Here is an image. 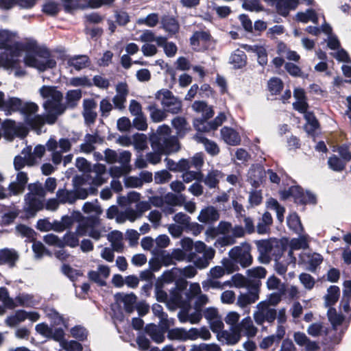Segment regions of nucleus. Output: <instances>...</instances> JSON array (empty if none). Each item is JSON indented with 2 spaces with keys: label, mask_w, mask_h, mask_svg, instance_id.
<instances>
[{
  "label": "nucleus",
  "mask_w": 351,
  "mask_h": 351,
  "mask_svg": "<svg viewBox=\"0 0 351 351\" xmlns=\"http://www.w3.org/2000/svg\"><path fill=\"white\" fill-rule=\"evenodd\" d=\"M284 251H282V253H278L274 256L275 260V269L276 272L279 275H285L287 271V265L291 263V260L289 258V261H285L282 259V255H283Z\"/></svg>",
  "instance_id": "8fccbe9b"
},
{
  "label": "nucleus",
  "mask_w": 351,
  "mask_h": 351,
  "mask_svg": "<svg viewBox=\"0 0 351 351\" xmlns=\"http://www.w3.org/2000/svg\"><path fill=\"white\" fill-rule=\"evenodd\" d=\"M159 22V16L156 13H151L145 18H140L137 20L138 25L145 24L149 27H155Z\"/></svg>",
  "instance_id": "338daca9"
},
{
  "label": "nucleus",
  "mask_w": 351,
  "mask_h": 351,
  "mask_svg": "<svg viewBox=\"0 0 351 351\" xmlns=\"http://www.w3.org/2000/svg\"><path fill=\"white\" fill-rule=\"evenodd\" d=\"M223 140L230 145H237L241 143V137L234 130L228 127H223L221 130Z\"/></svg>",
  "instance_id": "2f4dec72"
},
{
  "label": "nucleus",
  "mask_w": 351,
  "mask_h": 351,
  "mask_svg": "<svg viewBox=\"0 0 351 351\" xmlns=\"http://www.w3.org/2000/svg\"><path fill=\"white\" fill-rule=\"evenodd\" d=\"M47 149L52 152V161L55 165H59L62 160V153L70 151L71 143L68 138H60L58 142L51 138L46 143Z\"/></svg>",
  "instance_id": "dca6fc26"
},
{
  "label": "nucleus",
  "mask_w": 351,
  "mask_h": 351,
  "mask_svg": "<svg viewBox=\"0 0 351 351\" xmlns=\"http://www.w3.org/2000/svg\"><path fill=\"white\" fill-rule=\"evenodd\" d=\"M29 192L25 195L23 210L26 217L32 218L45 208V197L46 193L40 182L31 183L27 186Z\"/></svg>",
  "instance_id": "423d86ee"
},
{
  "label": "nucleus",
  "mask_w": 351,
  "mask_h": 351,
  "mask_svg": "<svg viewBox=\"0 0 351 351\" xmlns=\"http://www.w3.org/2000/svg\"><path fill=\"white\" fill-rule=\"evenodd\" d=\"M32 298L27 294H20L13 300L9 296L5 287H0V314H3L6 308L13 309L16 306H29Z\"/></svg>",
  "instance_id": "4468645a"
},
{
  "label": "nucleus",
  "mask_w": 351,
  "mask_h": 351,
  "mask_svg": "<svg viewBox=\"0 0 351 351\" xmlns=\"http://www.w3.org/2000/svg\"><path fill=\"white\" fill-rule=\"evenodd\" d=\"M182 178L186 183H189L193 180L202 182L203 180V173L201 171H191L190 169L183 172Z\"/></svg>",
  "instance_id": "052dcab7"
},
{
  "label": "nucleus",
  "mask_w": 351,
  "mask_h": 351,
  "mask_svg": "<svg viewBox=\"0 0 351 351\" xmlns=\"http://www.w3.org/2000/svg\"><path fill=\"white\" fill-rule=\"evenodd\" d=\"M253 318L256 324L259 326L263 325L265 322L273 324L276 319V310L270 306L267 301L260 302L256 306Z\"/></svg>",
  "instance_id": "2eb2a0df"
},
{
  "label": "nucleus",
  "mask_w": 351,
  "mask_h": 351,
  "mask_svg": "<svg viewBox=\"0 0 351 351\" xmlns=\"http://www.w3.org/2000/svg\"><path fill=\"white\" fill-rule=\"evenodd\" d=\"M202 288L205 291H208L210 289H223V287L229 285V282H225L221 283L217 278H209L202 282Z\"/></svg>",
  "instance_id": "864d4df0"
},
{
  "label": "nucleus",
  "mask_w": 351,
  "mask_h": 351,
  "mask_svg": "<svg viewBox=\"0 0 351 351\" xmlns=\"http://www.w3.org/2000/svg\"><path fill=\"white\" fill-rule=\"evenodd\" d=\"M287 193V197H293L296 202L302 204H315L317 203L316 195L314 193L310 191H304L303 189L299 186L290 187Z\"/></svg>",
  "instance_id": "aec40b11"
},
{
  "label": "nucleus",
  "mask_w": 351,
  "mask_h": 351,
  "mask_svg": "<svg viewBox=\"0 0 351 351\" xmlns=\"http://www.w3.org/2000/svg\"><path fill=\"white\" fill-rule=\"evenodd\" d=\"M140 217L136 208H128L123 213L117 216V220L123 221L125 219H128L130 221H134L136 219Z\"/></svg>",
  "instance_id": "680f3d73"
},
{
  "label": "nucleus",
  "mask_w": 351,
  "mask_h": 351,
  "mask_svg": "<svg viewBox=\"0 0 351 351\" xmlns=\"http://www.w3.org/2000/svg\"><path fill=\"white\" fill-rule=\"evenodd\" d=\"M166 328L162 326V328L158 327L155 324H149L145 327L146 333L152 338L153 341L159 343L165 340V334Z\"/></svg>",
  "instance_id": "473e14b6"
},
{
  "label": "nucleus",
  "mask_w": 351,
  "mask_h": 351,
  "mask_svg": "<svg viewBox=\"0 0 351 351\" xmlns=\"http://www.w3.org/2000/svg\"><path fill=\"white\" fill-rule=\"evenodd\" d=\"M12 34L8 30H0V49H5L6 58L4 65L7 69H16L21 51L12 47Z\"/></svg>",
  "instance_id": "f8f14e48"
},
{
  "label": "nucleus",
  "mask_w": 351,
  "mask_h": 351,
  "mask_svg": "<svg viewBox=\"0 0 351 351\" xmlns=\"http://www.w3.org/2000/svg\"><path fill=\"white\" fill-rule=\"evenodd\" d=\"M39 92L44 99L43 107L46 112L45 116H41L45 124L47 123L52 125L66 110V107L62 104L63 95L55 86H43Z\"/></svg>",
  "instance_id": "20e7f679"
},
{
  "label": "nucleus",
  "mask_w": 351,
  "mask_h": 351,
  "mask_svg": "<svg viewBox=\"0 0 351 351\" xmlns=\"http://www.w3.org/2000/svg\"><path fill=\"white\" fill-rule=\"evenodd\" d=\"M287 225L295 233L300 234L304 229L299 217L296 214L291 215L287 218Z\"/></svg>",
  "instance_id": "6e6d98bb"
},
{
  "label": "nucleus",
  "mask_w": 351,
  "mask_h": 351,
  "mask_svg": "<svg viewBox=\"0 0 351 351\" xmlns=\"http://www.w3.org/2000/svg\"><path fill=\"white\" fill-rule=\"evenodd\" d=\"M82 97V92L80 89L69 90L66 92L65 99L68 108H74Z\"/></svg>",
  "instance_id": "ea45409f"
},
{
  "label": "nucleus",
  "mask_w": 351,
  "mask_h": 351,
  "mask_svg": "<svg viewBox=\"0 0 351 351\" xmlns=\"http://www.w3.org/2000/svg\"><path fill=\"white\" fill-rule=\"evenodd\" d=\"M260 281L253 280L246 293H241L237 298V304L241 308L248 307L249 305L255 303L259 298Z\"/></svg>",
  "instance_id": "6ab92c4d"
},
{
  "label": "nucleus",
  "mask_w": 351,
  "mask_h": 351,
  "mask_svg": "<svg viewBox=\"0 0 351 351\" xmlns=\"http://www.w3.org/2000/svg\"><path fill=\"white\" fill-rule=\"evenodd\" d=\"M340 295V289L337 286H330L327 290V294L325 295L326 306L331 307L339 300Z\"/></svg>",
  "instance_id": "c03bdc74"
},
{
  "label": "nucleus",
  "mask_w": 351,
  "mask_h": 351,
  "mask_svg": "<svg viewBox=\"0 0 351 351\" xmlns=\"http://www.w3.org/2000/svg\"><path fill=\"white\" fill-rule=\"evenodd\" d=\"M247 56L244 51L237 49L230 56L229 62L232 64L234 69H241L245 66Z\"/></svg>",
  "instance_id": "4c0bfd02"
},
{
  "label": "nucleus",
  "mask_w": 351,
  "mask_h": 351,
  "mask_svg": "<svg viewBox=\"0 0 351 351\" xmlns=\"http://www.w3.org/2000/svg\"><path fill=\"white\" fill-rule=\"evenodd\" d=\"M0 110L3 111L6 116L11 115L13 112H20L29 127L38 134L42 132L45 121L40 114H36L38 111V106L36 103L23 102L21 99L15 97H8L5 99L4 93L0 91Z\"/></svg>",
  "instance_id": "f03ea898"
},
{
  "label": "nucleus",
  "mask_w": 351,
  "mask_h": 351,
  "mask_svg": "<svg viewBox=\"0 0 351 351\" xmlns=\"http://www.w3.org/2000/svg\"><path fill=\"white\" fill-rule=\"evenodd\" d=\"M85 219L79 211H73L71 215H64L60 221L55 220V231L62 232L65 229L70 228L75 221L80 223Z\"/></svg>",
  "instance_id": "4be33fe9"
},
{
  "label": "nucleus",
  "mask_w": 351,
  "mask_h": 351,
  "mask_svg": "<svg viewBox=\"0 0 351 351\" xmlns=\"http://www.w3.org/2000/svg\"><path fill=\"white\" fill-rule=\"evenodd\" d=\"M186 287V281L177 282L170 291L169 304L180 308L178 313L180 322L194 324L201 320L202 308L208 302V298L202 293L198 283L191 284L188 290Z\"/></svg>",
  "instance_id": "f257e3e1"
},
{
  "label": "nucleus",
  "mask_w": 351,
  "mask_h": 351,
  "mask_svg": "<svg viewBox=\"0 0 351 351\" xmlns=\"http://www.w3.org/2000/svg\"><path fill=\"white\" fill-rule=\"evenodd\" d=\"M250 251L251 246L247 243L232 247L228 252L230 259H223V266L228 273L234 271L235 264H239L243 268L249 267L252 263Z\"/></svg>",
  "instance_id": "0eeeda50"
},
{
  "label": "nucleus",
  "mask_w": 351,
  "mask_h": 351,
  "mask_svg": "<svg viewBox=\"0 0 351 351\" xmlns=\"http://www.w3.org/2000/svg\"><path fill=\"white\" fill-rule=\"evenodd\" d=\"M302 261L306 265V269L314 272L317 267L322 263L323 257L318 253H306L303 255Z\"/></svg>",
  "instance_id": "bb28decb"
},
{
  "label": "nucleus",
  "mask_w": 351,
  "mask_h": 351,
  "mask_svg": "<svg viewBox=\"0 0 351 351\" xmlns=\"http://www.w3.org/2000/svg\"><path fill=\"white\" fill-rule=\"evenodd\" d=\"M45 313L47 317L51 320L53 325H62L66 327V321L64 320V317L54 308H47L45 310Z\"/></svg>",
  "instance_id": "3c124183"
},
{
  "label": "nucleus",
  "mask_w": 351,
  "mask_h": 351,
  "mask_svg": "<svg viewBox=\"0 0 351 351\" xmlns=\"http://www.w3.org/2000/svg\"><path fill=\"white\" fill-rule=\"evenodd\" d=\"M258 332V328L254 326L250 317H246L237 324L234 328V334L228 332H224L222 337L226 340L228 344L234 345L237 343L241 336H245L248 338L254 337Z\"/></svg>",
  "instance_id": "9b49d317"
},
{
  "label": "nucleus",
  "mask_w": 351,
  "mask_h": 351,
  "mask_svg": "<svg viewBox=\"0 0 351 351\" xmlns=\"http://www.w3.org/2000/svg\"><path fill=\"white\" fill-rule=\"evenodd\" d=\"M291 249L289 250L287 257L293 261L295 262V258L293 256V250L306 249L308 247V243L304 237H300L298 239H293L290 243Z\"/></svg>",
  "instance_id": "a19ab883"
},
{
  "label": "nucleus",
  "mask_w": 351,
  "mask_h": 351,
  "mask_svg": "<svg viewBox=\"0 0 351 351\" xmlns=\"http://www.w3.org/2000/svg\"><path fill=\"white\" fill-rule=\"evenodd\" d=\"M19 258V253L14 249L3 248L0 250V265H6L9 267H14Z\"/></svg>",
  "instance_id": "a878e982"
},
{
  "label": "nucleus",
  "mask_w": 351,
  "mask_h": 351,
  "mask_svg": "<svg viewBox=\"0 0 351 351\" xmlns=\"http://www.w3.org/2000/svg\"><path fill=\"white\" fill-rule=\"evenodd\" d=\"M171 125L176 131L177 138L184 137L190 130L189 124L184 117H176L171 120Z\"/></svg>",
  "instance_id": "c756f323"
},
{
  "label": "nucleus",
  "mask_w": 351,
  "mask_h": 351,
  "mask_svg": "<svg viewBox=\"0 0 351 351\" xmlns=\"http://www.w3.org/2000/svg\"><path fill=\"white\" fill-rule=\"evenodd\" d=\"M307 332L312 337H318L322 335L323 333L328 335L327 329L321 322L311 324L307 328Z\"/></svg>",
  "instance_id": "13d9d810"
},
{
  "label": "nucleus",
  "mask_w": 351,
  "mask_h": 351,
  "mask_svg": "<svg viewBox=\"0 0 351 351\" xmlns=\"http://www.w3.org/2000/svg\"><path fill=\"white\" fill-rule=\"evenodd\" d=\"M156 97L167 112L178 114L182 110V101L173 95L171 91L162 89L157 92Z\"/></svg>",
  "instance_id": "f3484780"
},
{
  "label": "nucleus",
  "mask_w": 351,
  "mask_h": 351,
  "mask_svg": "<svg viewBox=\"0 0 351 351\" xmlns=\"http://www.w3.org/2000/svg\"><path fill=\"white\" fill-rule=\"evenodd\" d=\"M132 140L136 149L143 151L147 148V137L145 134L136 133L133 135Z\"/></svg>",
  "instance_id": "4d7b16f0"
},
{
  "label": "nucleus",
  "mask_w": 351,
  "mask_h": 351,
  "mask_svg": "<svg viewBox=\"0 0 351 351\" xmlns=\"http://www.w3.org/2000/svg\"><path fill=\"white\" fill-rule=\"evenodd\" d=\"M195 139L204 145L206 151L212 156H216L219 152V148L216 143L210 141L203 136L202 134H197Z\"/></svg>",
  "instance_id": "c9c22d12"
},
{
  "label": "nucleus",
  "mask_w": 351,
  "mask_h": 351,
  "mask_svg": "<svg viewBox=\"0 0 351 351\" xmlns=\"http://www.w3.org/2000/svg\"><path fill=\"white\" fill-rule=\"evenodd\" d=\"M192 108L197 112H202V117L201 119H205V120L209 119L214 115V111L212 107L208 106L207 104L203 101H195L192 105Z\"/></svg>",
  "instance_id": "e433bc0d"
},
{
  "label": "nucleus",
  "mask_w": 351,
  "mask_h": 351,
  "mask_svg": "<svg viewBox=\"0 0 351 351\" xmlns=\"http://www.w3.org/2000/svg\"><path fill=\"white\" fill-rule=\"evenodd\" d=\"M90 179H86L82 176H75L73 178V191L76 196V200L78 199H84L89 194H94L96 189L94 186H89L88 188H84V185Z\"/></svg>",
  "instance_id": "412c9836"
},
{
  "label": "nucleus",
  "mask_w": 351,
  "mask_h": 351,
  "mask_svg": "<svg viewBox=\"0 0 351 351\" xmlns=\"http://www.w3.org/2000/svg\"><path fill=\"white\" fill-rule=\"evenodd\" d=\"M346 162L336 155L330 156L328 160L329 167L335 171H341L345 169Z\"/></svg>",
  "instance_id": "e2e57ef3"
},
{
  "label": "nucleus",
  "mask_w": 351,
  "mask_h": 351,
  "mask_svg": "<svg viewBox=\"0 0 351 351\" xmlns=\"http://www.w3.org/2000/svg\"><path fill=\"white\" fill-rule=\"evenodd\" d=\"M223 174L221 171L213 169L207 173L204 178L202 182H203L208 188L215 189L216 188L219 182V180L223 177Z\"/></svg>",
  "instance_id": "f704fd0d"
},
{
  "label": "nucleus",
  "mask_w": 351,
  "mask_h": 351,
  "mask_svg": "<svg viewBox=\"0 0 351 351\" xmlns=\"http://www.w3.org/2000/svg\"><path fill=\"white\" fill-rule=\"evenodd\" d=\"M219 211L213 206H208L200 211L197 219L204 223H213L219 219Z\"/></svg>",
  "instance_id": "393cba45"
},
{
  "label": "nucleus",
  "mask_w": 351,
  "mask_h": 351,
  "mask_svg": "<svg viewBox=\"0 0 351 351\" xmlns=\"http://www.w3.org/2000/svg\"><path fill=\"white\" fill-rule=\"evenodd\" d=\"M62 272L73 282L76 280L79 276L82 275L79 270L75 269L69 265L65 264L62 267Z\"/></svg>",
  "instance_id": "774afa93"
},
{
  "label": "nucleus",
  "mask_w": 351,
  "mask_h": 351,
  "mask_svg": "<svg viewBox=\"0 0 351 351\" xmlns=\"http://www.w3.org/2000/svg\"><path fill=\"white\" fill-rule=\"evenodd\" d=\"M212 36L208 31H196L190 38V43L195 47L206 45L210 41Z\"/></svg>",
  "instance_id": "72a5a7b5"
},
{
  "label": "nucleus",
  "mask_w": 351,
  "mask_h": 351,
  "mask_svg": "<svg viewBox=\"0 0 351 351\" xmlns=\"http://www.w3.org/2000/svg\"><path fill=\"white\" fill-rule=\"evenodd\" d=\"M114 298L117 303L119 305L123 304L125 312L128 313H131L135 310L137 298L133 293H117L114 295Z\"/></svg>",
  "instance_id": "5701e85b"
},
{
  "label": "nucleus",
  "mask_w": 351,
  "mask_h": 351,
  "mask_svg": "<svg viewBox=\"0 0 351 351\" xmlns=\"http://www.w3.org/2000/svg\"><path fill=\"white\" fill-rule=\"evenodd\" d=\"M215 254V250L207 247L202 241L195 243V251L190 252L187 256V261L193 263L195 267L203 269L206 268Z\"/></svg>",
  "instance_id": "9d476101"
},
{
  "label": "nucleus",
  "mask_w": 351,
  "mask_h": 351,
  "mask_svg": "<svg viewBox=\"0 0 351 351\" xmlns=\"http://www.w3.org/2000/svg\"><path fill=\"white\" fill-rule=\"evenodd\" d=\"M90 60L86 55H76L67 60V64L76 71H81L90 65Z\"/></svg>",
  "instance_id": "cd10ccee"
},
{
  "label": "nucleus",
  "mask_w": 351,
  "mask_h": 351,
  "mask_svg": "<svg viewBox=\"0 0 351 351\" xmlns=\"http://www.w3.org/2000/svg\"><path fill=\"white\" fill-rule=\"evenodd\" d=\"M69 84L74 87L82 86L90 88L93 86L92 80L86 75L71 78Z\"/></svg>",
  "instance_id": "bf43d9fd"
},
{
  "label": "nucleus",
  "mask_w": 351,
  "mask_h": 351,
  "mask_svg": "<svg viewBox=\"0 0 351 351\" xmlns=\"http://www.w3.org/2000/svg\"><path fill=\"white\" fill-rule=\"evenodd\" d=\"M272 222L273 219L271 215L269 212H265L257 223V232L261 234L267 233L269 231V226L272 224Z\"/></svg>",
  "instance_id": "79ce46f5"
},
{
  "label": "nucleus",
  "mask_w": 351,
  "mask_h": 351,
  "mask_svg": "<svg viewBox=\"0 0 351 351\" xmlns=\"http://www.w3.org/2000/svg\"><path fill=\"white\" fill-rule=\"evenodd\" d=\"M76 167L82 171L88 173L84 177L90 179L89 184L94 186H100L107 180V173L106 165L102 164H96L93 167L90 162L84 158H77L75 162Z\"/></svg>",
  "instance_id": "1a4fd4ad"
},
{
  "label": "nucleus",
  "mask_w": 351,
  "mask_h": 351,
  "mask_svg": "<svg viewBox=\"0 0 351 351\" xmlns=\"http://www.w3.org/2000/svg\"><path fill=\"white\" fill-rule=\"evenodd\" d=\"M56 197L59 199L60 204H72L76 201L75 191L66 189H59L56 192Z\"/></svg>",
  "instance_id": "58836bf2"
},
{
  "label": "nucleus",
  "mask_w": 351,
  "mask_h": 351,
  "mask_svg": "<svg viewBox=\"0 0 351 351\" xmlns=\"http://www.w3.org/2000/svg\"><path fill=\"white\" fill-rule=\"evenodd\" d=\"M304 119L306 123L304 125L305 131L311 135H313L315 130L319 128V123L314 114L311 112H306Z\"/></svg>",
  "instance_id": "a18cd8bd"
},
{
  "label": "nucleus",
  "mask_w": 351,
  "mask_h": 351,
  "mask_svg": "<svg viewBox=\"0 0 351 351\" xmlns=\"http://www.w3.org/2000/svg\"><path fill=\"white\" fill-rule=\"evenodd\" d=\"M298 21L306 23L309 21L315 24H318V16L316 12L313 9H307L305 12H300L296 14Z\"/></svg>",
  "instance_id": "37998d69"
},
{
  "label": "nucleus",
  "mask_w": 351,
  "mask_h": 351,
  "mask_svg": "<svg viewBox=\"0 0 351 351\" xmlns=\"http://www.w3.org/2000/svg\"><path fill=\"white\" fill-rule=\"evenodd\" d=\"M147 110L150 112V117L155 123H158L165 120L167 117L166 111L157 108L155 104L149 105Z\"/></svg>",
  "instance_id": "603ef678"
},
{
  "label": "nucleus",
  "mask_w": 351,
  "mask_h": 351,
  "mask_svg": "<svg viewBox=\"0 0 351 351\" xmlns=\"http://www.w3.org/2000/svg\"><path fill=\"white\" fill-rule=\"evenodd\" d=\"M258 252H259L258 258L265 263H269L271 256H275L278 253H282L285 251L282 246L274 245V243L269 240H261L256 242Z\"/></svg>",
  "instance_id": "a211bd4d"
},
{
  "label": "nucleus",
  "mask_w": 351,
  "mask_h": 351,
  "mask_svg": "<svg viewBox=\"0 0 351 351\" xmlns=\"http://www.w3.org/2000/svg\"><path fill=\"white\" fill-rule=\"evenodd\" d=\"M267 207L269 209L274 210L276 213L277 219L280 222H282L284 219V213L285 212V209L283 206H280L278 202L274 199L270 198L268 199Z\"/></svg>",
  "instance_id": "5fc2aeb1"
},
{
  "label": "nucleus",
  "mask_w": 351,
  "mask_h": 351,
  "mask_svg": "<svg viewBox=\"0 0 351 351\" xmlns=\"http://www.w3.org/2000/svg\"><path fill=\"white\" fill-rule=\"evenodd\" d=\"M110 276V268L106 265H99L97 271L91 270L88 273V278L100 287L106 285V280Z\"/></svg>",
  "instance_id": "b1692460"
},
{
  "label": "nucleus",
  "mask_w": 351,
  "mask_h": 351,
  "mask_svg": "<svg viewBox=\"0 0 351 351\" xmlns=\"http://www.w3.org/2000/svg\"><path fill=\"white\" fill-rule=\"evenodd\" d=\"M266 172L262 166L252 167L248 172V180L255 188H257L262 182Z\"/></svg>",
  "instance_id": "c85d7f7f"
},
{
  "label": "nucleus",
  "mask_w": 351,
  "mask_h": 351,
  "mask_svg": "<svg viewBox=\"0 0 351 351\" xmlns=\"http://www.w3.org/2000/svg\"><path fill=\"white\" fill-rule=\"evenodd\" d=\"M327 315L334 330H336L337 327L341 325L344 320V316L341 314L337 313L336 309L332 307H330L328 308Z\"/></svg>",
  "instance_id": "09e8293b"
},
{
  "label": "nucleus",
  "mask_w": 351,
  "mask_h": 351,
  "mask_svg": "<svg viewBox=\"0 0 351 351\" xmlns=\"http://www.w3.org/2000/svg\"><path fill=\"white\" fill-rule=\"evenodd\" d=\"M79 236L80 235L77 233L76 231L66 232L64 234L62 240L64 246L67 245L71 247H77L79 245Z\"/></svg>",
  "instance_id": "69168bd1"
},
{
  "label": "nucleus",
  "mask_w": 351,
  "mask_h": 351,
  "mask_svg": "<svg viewBox=\"0 0 351 351\" xmlns=\"http://www.w3.org/2000/svg\"><path fill=\"white\" fill-rule=\"evenodd\" d=\"M162 27L170 35L176 34L180 27L178 21L170 16H166L162 19Z\"/></svg>",
  "instance_id": "49530a36"
},
{
  "label": "nucleus",
  "mask_w": 351,
  "mask_h": 351,
  "mask_svg": "<svg viewBox=\"0 0 351 351\" xmlns=\"http://www.w3.org/2000/svg\"><path fill=\"white\" fill-rule=\"evenodd\" d=\"M122 233L119 231L112 232L108 234V240L111 243L113 252H121L123 249V245L121 241Z\"/></svg>",
  "instance_id": "de8ad7c7"
},
{
  "label": "nucleus",
  "mask_w": 351,
  "mask_h": 351,
  "mask_svg": "<svg viewBox=\"0 0 351 351\" xmlns=\"http://www.w3.org/2000/svg\"><path fill=\"white\" fill-rule=\"evenodd\" d=\"M23 49L26 51L24 62L27 66L36 68L39 71L56 67V61L51 58L49 50L45 47L32 42L25 43Z\"/></svg>",
  "instance_id": "39448f33"
},
{
  "label": "nucleus",
  "mask_w": 351,
  "mask_h": 351,
  "mask_svg": "<svg viewBox=\"0 0 351 351\" xmlns=\"http://www.w3.org/2000/svg\"><path fill=\"white\" fill-rule=\"evenodd\" d=\"M152 309L154 315L159 318L160 323L167 328L169 320L167 315L163 311L162 306L158 304H154L152 305Z\"/></svg>",
  "instance_id": "0e129e2a"
},
{
  "label": "nucleus",
  "mask_w": 351,
  "mask_h": 351,
  "mask_svg": "<svg viewBox=\"0 0 351 351\" xmlns=\"http://www.w3.org/2000/svg\"><path fill=\"white\" fill-rule=\"evenodd\" d=\"M98 223L97 217L94 216L87 217L78 224L76 232L80 237L88 235L95 241H98L104 237L107 232L105 227L98 226Z\"/></svg>",
  "instance_id": "ddd939ff"
},
{
  "label": "nucleus",
  "mask_w": 351,
  "mask_h": 351,
  "mask_svg": "<svg viewBox=\"0 0 351 351\" xmlns=\"http://www.w3.org/2000/svg\"><path fill=\"white\" fill-rule=\"evenodd\" d=\"M149 141L154 152L146 154L147 162L156 165L161 161L162 154L177 152L180 147L178 139L171 134V130L167 125L158 126L156 132L152 133Z\"/></svg>",
  "instance_id": "7ed1b4c3"
},
{
  "label": "nucleus",
  "mask_w": 351,
  "mask_h": 351,
  "mask_svg": "<svg viewBox=\"0 0 351 351\" xmlns=\"http://www.w3.org/2000/svg\"><path fill=\"white\" fill-rule=\"evenodd\" d=\"M186 340H195L201 338L204 340H208L210 338L211 335L209 330L206 327L200 328H191L189 330H185Z\"/></svg>",
  "instance_id": "7c9ffc66"
},
{
  "label": "nucleus",
  "mask_w": 351,
  "mask_h": 351,
  "mask_svg": "<svg viewBox=\"0 0 351 351\" xmlns=\"http://www.w3.org/2000/svg\"><path fill=\"white\" fill-rule=\"evenodd\" d=\"M104 154V160L107 163L114 164L119 162L120 164V166H113L110 168L109 172L112 177L120 178L130 171L129 163L132 154L129 151H123L117 153L113 149H106Z\"/></svg>",
  "instance_id": "6e6552de"
}]
</instances>
